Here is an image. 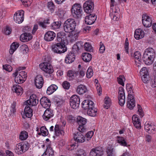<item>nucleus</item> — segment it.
Returning a JSON list of instances; mask_svg holds the SVG:
<instances>
[{
  "mask_svg": "<svg viewBox=\"0 0 156 156\" xmlns=\"http://www.w3.org/2000/svg\"><path fill=\"white\" fill-rule=\"evenodd\" d=\"M144 54H146L149 56L154 58L155 57V53L154 49L151 48H147L144 52Z\"/></svg>",
  "mask_w": 156,
  "mask_h": 156,
  "instance_id": "c756f323",
  "label": "nucleus"
},
{
  "mask_svg": "<svg viewBox=\"0 0 156 156\" xmlns=\"http://www.w3.org/2000/svg\"><path fill=\"white\" fill-rule=\"evenodd\" d=\"M142 22L144 27H150L152 23L151 18L146 14H144L142 17Z\"/></svg>",
  "mask_w": 156,
  "mask_h": 156,
  "instance_id": "4468645a",
  "label": "nucleus"
},
{
  "mask_svg": "<svg viewBox=\"0 0 156 156\" xmlns=\"http://www.w3.org/2000/svg\"><path fill=\"white\" fill-rule=\"evenodd\" d=\"M94 2L91 0H88L83 4V8L84 12L87 13H91L94 9Z\"/></svg>",
  "mask_w": 156,
  "mask_h": 156,
  "instance_id": "9d476101",
  "label": "nucleus"
},
{
  "mask_svg": "<svg viewBox=\"0 0 156 156\" xmlns=\"http://www.w3.org/2000/svg\"><path fill=\"white\" fill-rule=\"evenodd\" d=\"M3 68L6 71L10 72L12 70V68L10 65H5L3 66Z\"/></svg>",
  "mask_w": 156,
  "mask_h": 156,
  "instance_id": "5fc2aeb1",
  "label": "nucleus"
},
{
  "mask_svg": "<svg viewBox=\"0 0 156 156\" xmlns=\"http://www.w3.org/2000/svg\"><path fill=\"white\" fill-rule=\"evenodd\" d=\"M105 50V47L102 42L100 43L99 51L101 53H103Z\"/></svg>",
  "mask_w": 156,
  "mask_h": 156,
  "instance_id": "052dcab7",
  "label": "nucleus"
},
{
  "mask_svg": "<svg viewBox=\"0 0 156 156\" xmlns=\"http://www.w3.org/2000/svg\"><path fill=\"white\" fill-rule=\"evenodd\" d=\"M80 102V98L78 96L73 95L70 99V105L71 107H78Z\"/></svg>",
  "mask_w": 156,
  "mask_h": 156,
  "instance_id": "ddd939ff",
  "label": "nucleus"
},
{
  "mask_svg": "<svg viewBox=\"0 0 156 156\" xmlns=\"http://www.w3.org/2000/svg\"><path fill=\"white\" fill-rule=\"evenodd\" d=\"M62 86L64 89L68 90L70 87V83L67 81H65L62 83Z\"/></svg>",
  "mask_w": 156,
  "mask_h": 156,
  "instance_id": "bf43d9fd",
  "label": "nucleus"
},
{
  "mask_svg": "<svg viewBox=\"0 0 156 156\" xmlns=\"http://www.w3.org/2000/svg\"><path fill=\"white\" fill-rule=\"evenodd\" d=\"M55 104L58 107L62 106L64 104V101L62 100L57 99L55 101Z\"/></svg>",
  "mask_w": 156,
  "mask_h": 156,
  "instance_id": "de8ad7c7",
  "label": "nucleus"
},
{
  "mask_svg": "<svg viewBox=\"0 0 156 156\" xmlns=\"http://www.w3.org/2000/svg\"><path fill=\"white\" fill-rule=\"evenodd\" d=\"M78 73L76 71L69 70L67 72V76L71 79L74 78L77 76Z\"/></svg>",
  "mask_w": 156,
  "mask_h": 156,
  "instance_id": "ea45409f",
  "label": "nucleus"
},
{
  "mask_svg": "<svg viewBox=\"0 0 156 156\" xmlns=\"http://www.w3.org/2000/svg\"><path fill=\"white\" fill-rule=\"evenodd\" d=\"M97 18L96 16L94 14H90L87 16L85 18V22L88 25H91L94 23Z\"/></svg>",
  "mask_w": 156,
  "mask_h": 156,
  "instance_id": "412c9836",
  "label": "nucleus"
},
{
  "mask_svg": "<svg viewBox=\"0 0 156 156\" xmlns=\"http://www.w3.org/2000/svg\"><path fill=\"white\" fill-rule=\"evenodd\" d=\"M38 102V101L37 99L36 95L34 94H32L30 97L29 100L24 102L23 106L25 107H30L35 106Z\"/></svg>",
  "mask_w": 156,
  "mask_h": 156,
  "instance_id": "39448f33",
  "label": "nucleus"
},
{
  "mask_svg": "<svg viewBox=\"0 0 156 156\" xmlns=\"http://www.w3.org/2000/svg\"><path fill=\"white\" fill-rule=\"evenodd\" d=\"M117 79L119 83L123 86L124 85V82L125 80L124 76H120L119 77L117 78Z\"/></svg>",
  "mask_w": 156,
  "mask_h": 156,
  "instance_id": "49530a36",
  "label": "nucleus"
},
{
  "mask_svg": "<svg viewBox=\"0 0 156 156\" xmlns=\"http://www.w3.org/2000/svg\"><path fill=\"white\" fill-rule=\"evenodd\" d=\"M29 144L27 142L20 143L17 144L15 149L16 153L20 154L25 152L29 148Z\"/></svg>",
  "mask_w": 156,
  "mask_h": 156,
  "instance_id": "7ed1b4c3",
  "label": "nucleus"
},
{
  "mask_svg": "<svg viewBox=\"0 0 156 156\" xmlns=\"http://www.w3.org/2000/svg\"><path fill=\"white\" fill-rule=\"evenodd\" d=\"M25 69V67H19L16 70V72L13 73V75L15 77V81L16 83L18 84L24 82L25 80L22 77L19 76L18 75V71L21 70H23Z\"/></svg>",
  "mask_w": 156,
  "mask_h": 156,
  "instance_id": "9b49d317",
  "label": "nucleus"
},
{
  "mask_svg": "<svg viewBox=\"0 0 156 156\" xmlns=\"http://www.w3.org/2000/svg\"><path fill=\"white\" fill-rule=\"evenodd\" d=\"M47 5L48 8L51 11L53 10L55 8L54 4L52 2H48Z\"/></svg>",
  "mask_w": 156,
  "mask_h": 156,
  "instance_id": "0e129e2a",
  "label": "nucleus"
},
{
  "mask_svg": "<svg viewBox=\"0 0 156 156\" xmlns=\"http://www.w3.org/2000/svg\"><path fill=\"white\" fill-rule=\"evenodd\" d=\"M82 45H81V42H77L75 44H74L73 47L72 48V51L73 53H77L78 51L80 50L81 47Z\"/></svg>",
  "mask_w": 156,
  "mask_h": 156,
  "instance_id": "f704fd0d",
  "label": "nucleus"
},
{
  "mask_svg": "<svg viewBox=\"0 0 156 156\" xmlns=\"http://www.w3.org/2000/svg\"><path fill=\"white\" fill-rule=\"evenodd\" d=\"M76 26V23L74 20L70 18L65 21L63 25V28L65 32L70 33L75 30Z\"/></svg>",
  "mask_w": 156,
  "mask_h": 156,
  "instance_id": "f03ea898",
  "label": "nucleus"
},
{
  "mask_svg": "<svg viewBox=\"0 0 156 156\" xmlns=\"http://www.w3.org/2000/svg\"><path fill=\"white\" fill-rule=\"evenodd\" d=\"M104 154L102 147H96L91 149L90 153V156H101Z\"/></svg>",
  "mask_w": 156,
  "mask_h": 156,
  "instance_id": "2eb2a0df",
  "label": "nucleus"
},
{
  "mask_svg": "<svg viewBox=\"0 0 156 156\" xmlns=\"http://www.w3.org/2000/svg\"><path fill=\"white\" fill-rule=\"evenodd\" d=\"M140 74L143 82L144 83H147L149 81V76L147 68H143L140 70Z\"/></svg>",
  "mask_w": 156,
  "mask_h": 156,
  "instance_id": "f8f14e48",
  "label": "nucleus"
},
{
  "mask_svg": "<svg viewBox=\"0 0 156 156\" xmlns=\"http://www.w3.org/2000/svg\"><path fill=\"white\" fill-rule=\"evenodd\" d=\"M110 16L112 19L114 20L117 21L119 19V15L118 12L114 13V12L111 13L110 14Z\"/></svg>",
  "mask_w": 156,
  "mask_h": 156,
  "instance_id": "09e8293b",
  "label": "nucleus"
},
{
  "mask_svg": "<svg viewBox=\"0 0 156 156\" xmlns=\"http://www.w3.org/2000/svg\"><path fill=\"white\" fill-rule=\"evenodd\" d=\"M77 122L79 125L78 130L82 133L86 131L87 128L85 126L87 119L81 116H78L77 118Z\"/></svg>",
  "mask_w": 156,
  "mask_h": 156,
  "instance_id": "423d86ee",
  "label": "nucleus"
},
{
  "mask_svg": "<svg viewBox=\"0 0 156 156\" xmlns=\"http://www.w3.org/2000/svg\"><path fill=\"white\" fill-rule=\"evenodd\" d=\"M12 90L13 92H15L18 95H19L23 92L22 88L17 84L14 85L12 87Z\"/></svg>",
  "mask_w": 156,
  "mask_h": 156,
  "instance_id": "2f4dec72",
  "label": "nucleus"
},
{
  "mask_svg": "<svg viewBox=\"0 0 156 156\" xmlns=\"http://www.w3.org/2000/svg\"><path fill=\"white\" fill-rule=\"evenodd\" d=\"M76 91L79 94H82L87 92V89L85 86L80 85L77 87Z\"/></svg>",
  "mask_w": 156,
  "mask_h": 156,
  "instance_id": "c85d7f7f",
  "label": "nucleus"
},
{
  "mask_svg": "<svg viewBox=\"0 0 156 156\" xmlns=\"http://www.w3.org/2000/svg\"><path fill=\"white\" fill-rule=\"evenodd\" d=\"M45 152L46 153H48L51 156H53L54 155V151L49 145L47 146V149Z\"/></svg>",
  "mask_w": 156,
  "mask_h": 156,
  "instance_id": "a18cd8bd",
  "label": "nucleus"
},
{
  "mask_svg": "<svg viewBox=\"0 0 156 156\" xmlns=\"http://www.w3.org/2000/svg\"><path fill=\"white\" fill-rule=\"evenodd\" d=\"M55 36L56 34L54 32L48 31L45 34L44 39L47 41H51L54 39Z\"/></svg>",
  "mask_w": 156,
  "mask_h": 156,
  "instance_id": "f3484780",
  "label": "nucleus"
},
{
  "mask_svg": "<svg viewBox=\"0 0 156 156\" xmlns=\"http://www.w3.org/2000/svg\"><path fill=\"white\" fill-rule=\"evenodd\" d=\"M97 110L96 108H88L87 114L91 116H95L96 115Z\"/></svg>",
  "mask_w": 156,
  "mask_h": 156,
  "instance_id": "e433bc0d",
  "label": "nucleus"
},
{
  "mask_svg": "<svg viewBox=\"0 0 156 156\" xmlns=\"http://www.w3.org/2000/svg\"><path fill=\"white\" fill-rule=\"evenodd\" d=\"M52 49L54 53L61 54L66 52L67 48L65 44L58 43L52 46Z\"/></svg>",
  "mask_w": 156,
  "mask_h": 156,
  "instance_id": "0eeeda50",
  "label": "nucleus"
},
{
  "mask_svg": "<svg viewBox=\"0 0 156 156\" xmlns=\"http://www.w3.org/2000/svg\"><path fill=\"white\" fill-rule=\"evenodd\" d=\"M78 153L76 154V156H86V154L83 150H80L79 151Z\"/></svg>",
  "mask_w": 156,
  "mask_h": 156,
  "instance_id": "774afa93",
  "label": "nucleus"
},
{
  "mask_svg": "<svg viewBox=\"0 0 156 156\" xmlns=\"http://www.w3.org/2000/svg\"><path fill=\"white\" fill-rule=\"evenodd\" d=\"M53 115V111L50 108H48L44 111L42 117L44 120L47 121L52 117Z\"/></svg>",
  "mask_w": 156,
  "mask_h": 156,
  "instance_id": "6ab92c4d",
  "label": "nucleus"
},
{
  "mask_svg": "<svg viewBox=\"0 0 156 156\" xmlns=\"http://www.w3.org/2000/svg\"><path fill=\"white\" fill-rule=\"evenodd\" d=\"M133 56L135 59V61H138L139 62L140 60H141V55L139 51H137L135 52L133 54Z\"/></svg>",
  "mask_w": 156,
  "mask_h": 156,
  "instance_id": "a19ab883",
  "label": "nucleus"
},
{
  "mask_svg": "<svg viewBox=\"0 0 156 156\" xmlns=\"http://www.w3.org/2000/svg\"><path fill=\"white\" fill-rule=\"evenodd\" d=\"M39 66L42 71L51 74L54 71L53 67L49 63H42L40 64Z\"/></svg>",
  "mask_w": 156,
  "mask_h": 156,
  "instance_id": "6e6552de",
  "label": "nucleus"
},
{
  "mask_svg": "<svg viewBox=\"0 0 156 156\" xmlns=\"http://www.w3.org/2000/svg\"><path fill=\"white\" fill-rule=\"evenodd\" d=\"M24 11L20 10L15 12L14 16V20L17 23H22L24 20Z\"/></svg>",
  "mask_w": 156,
  "mask_h": 156,
  "instance_id": "1a4fd4ad",
  "label": "nucleus"
},
{
  "mask_svg": "<svg viewBox=\"0 0 156 156\" xmlns=\"http://www.w3.org/2000/svg\"><path fill=\"white\" fill-rule=\"evenodd\" d=\"M137 113L140 115V116L142 117L144 115V112L142 108H138Z\"/></svg>",
  "mask_w": 156,
  "mask_h": 156,
  "instance_id": "338daca9",
  "label": "nucleus"
},
{
  "mask_svg": "<svg viewBox=\"0 0 156 156\" xmlns=\"http://www.w3.org/2000/svg\"><path fill=\"white\" fill-rule=\"evenodd\" d=\"M150 83L152 87H156V71L154 72L153 76L151 77Z\"/></svg>",
  "mask_w": 156,
  "mask_h": 156,
  "instance_id": "58836bf2",
  "label": "nucleus"
},
{
  "mask_svg": "<svg viewBox=\"0 0 156 156\" xmlns=\"http://www.w3.org/2000/svg\"><path fill=\"white\" fill-rule=\"evenodd\" d=\"M75 59L74 54L70 52L67 55L65 58V61L67 63H70L73 62Z\"/></svg>",
  "mask_w": 156,
  "mask_h": 156,
  "instance_id": "393cba45",
  "label": "nucleus"
},
{
  "mask_svg": "<svg viewBox=\"0 0 156 156\" xmlns=\"http://www.w3.org/2000/svg\"><path fill=\"white\" fill-rule=\"evenodd\" d=\"M83 60L85 62H90L92 58L91 55L88 53H84L82 55Z\"/></svg>",
  "mask_w": 156,
  "mask_h": 156,
  "instance_id": "c9c22d12",
  "label": "nucleus"
},
{
  "mask_svg": "<svg viewBox=\"0 0 156 156\" xmlns=\"http://www.w3.org/2000/svg\"><path fill=\"white\" fill-rule=\"evenodd\" d=\"M58 89L57 86L55 84H52L49 87L47 90V93L50 95L54 93Z\"/></svg>",
  "mask_w": 156,
  "mask_h": 156,
  "instance_id": "72a5a7b5",
  "label": "nucleus"
},
{
  "mask_svg": "<svg viewBox=\"0 0 156 156\" xmlns=\"http://www.w3.org/2000/svg\"><path fill=\"white\" fill-rule=\"evenodd\" d=\"M117 141L119 144L124 147H128L126 139L124 137L120 136H117Z\"/></svg>",
  "mask_w": 156,
  "mask_h": 156,
  "instance_id": "cd10ccee",
  "label": "nucleus"
},
{
  "mask_svg": "<svg viewBox=\"0 0 156 156\" xmlns=\"http://www.w3.org/2000/svg\"><path fill=\"white\" fill-rule=\"evenodd\" d=\"M19 43L17 42H15L12 43L10 45L9 50V53L12 55L19 47Z\"/></svg>",
  "mask_w": 156,
  "mask_h": 156,
  "instance_id": "7c9ffc66",
  "label": "nucleus"
},
{
  "mask_svg": "<svg viewBox=\"0 0 156 156\" xmlns=\"http://www.w3.org/2000/svg\"><path fill=\"white\" fill-rule=\"evenodd\" d=\"M67 118L69 122L73 123L75 122V118L72 115H69Z\"/></svg>",
  "mask_w": 156,
  "mask_h": 156,
  "instance_id": "69168bd1",
  "label": "nucleus"
},
{
  "mask_svg": "<svg viewBox=\"0 0 156 156\" xmlns=\"http://www.w3.org/2000/svg\"><path fill=\"white\" fill-rule=\"evenodd\" d=\"M83 12L82 7L80 4L75 3L71 9V12L73 16L76 18L80 17Z\"/></svg>",
  "mask_w": 156,
  "mask_h": 156,
  "instance_id": "20e7f679",
  "label": "nucleus"
},
{
  "mask_svg": "<svg viewBox=\"0 0 156 156\" xmlns=\"http://www.w3.org/2000/svg\"><path fill=\"white\" fill-rule=\"evenodd\" d=\"M28 136V134L26 131H22L20 134L19 139L22 140H25L27 138Z\"/></svg>",
  "mask_w": 156,
  "mask_h": 156,
  "instance_id": "4c0bfd02",
  "label": "nucleus"
},
{
  "mask_svg": "<svg viewBox=\"0 0 156 156\" xmlns=\"http://www.w3.org/2000/svg\"><path fill=\"white\" fill-rule=\"evenodd\" d=\"M125 96L121 97H118L119 104L121 106H122L124 105L125 101Z\"/></svg>",
  "mask_w": 156,
  "mask_h": 156,
  "instance_id": "13d9d810",
  "label": "nucleus"
},
{
  "mask_svg": "<svg viewBox=\"0 0 156 156\" xmlns=\"http://www.w3.org/2000/svg\"><path fill=\"white\" fill-rule=\"evenodd\" d=\"M48 102V98L46 97H43L40 100V102L42 106H44L46 102Z\"/></svg>",
  "mask_w": 156,
  "mask_h": 156,
  "instance_id": "4d7b16f0",
  "label": "nucleus"
},
{
  "mask_svg": "<svg viewBox=\"0 0 156 156\" xmlns=\"http://www.w3.org/2000/svg\"><path fill=\"white\" fill-rule=\"evenodd\" d=\"M144 34L143 31L140 29L136 30L135 31L134 37L137 40L143 38L144 36Z\"/></svg>",
  "mask_w": 156,
  "mask_h": 156,
  "instance_id": "a878e982",
  "label": "nucleus"
},
{
  "mask_svg": "<svg viewBox=\"0 0 156 156\" xmlns=\"http://www.w3.org/2000/svg\"><path fill=\"white\" fill-rule=\"evenodd\" d=\"M133 123L136 128L140 129L141 128V123L138 118L136 115H134L132 117Z\"/></svg>",
  "mask_w": 156,
  "mask_h": 156,
  "instance_id": "bb28decb",
  "label": "nucleus"
},
{
  "mask_svg": "<svg viewBox=\"0 0 156 156\" xmlns=\"http://www.w3.org/2000/svg\"><path fill=\"white\" fill-rule=\"evenodd\" d=\"M132 88V86L131 84H128L126 85V90L128 93L127 107H134L135 106V101Z\"/></svg>",
  "mask_w": 156,
  "mask_h": 156,
  "instance_id": "f257e3e1",
  "label": "nucleus"
},
{
  "mask_svg": "<svg viewBox=\"0 0 156 156\" xmlns=\"http://www.w3.org/2000/svg\"><path fill=\"white\" fill-rule=\"evenodd\" d=\"M61 26V24L59 22H53L52 24V29L54 30H56L59 28Z\"/></svg>",
  "mask_w": 156,
  "mask_h": 156,
  "instance_id": "603ef678",
  "label": "nucleus"
},
{
  "mask_svg": "<svg viewBox=\"0 0 156 156\" xmlns=\"http://www.w3.org/2000/svg\"><path fill=\"white\" fill-rule=\"evenodd\" d=\"M93 72L91 68H89L87 72V76L88 78H91L93 75Z\"/></svg>",
  "mask_w": 156,
  "mask_h": 156,
  "instance_id": "3c124183",
  "label": "nucleus"
},
{
  "mask_svg": "<svg viewBox=\"0 0 156 156\" xmlns=\"http://www.w3.org/2000/svg\"><path fill=\"white\" fill-rule=\"evenodd\" d=\"M54 130L56 135L59 136L60 135H63L64 134V131L62 130L61 128L59 127L58 125H56Z\"/></svg>",
  "mask_w": 156,
  "mask_h": 156,
  "instance_id": "473e14b6",
  "label": "nucleus"
},
{
  "mask_svg": "<svg viewBox=\"0 0 156 156\" xmlns=\"http://www.w3.org/2000/svg\"><path fill=\"white\" fill-rule=\"evenodd\" d=\"M41 133L43 136H46L48 135V130L44 126L41 127L40 129Z\"/></svg>",
  "mask_w": 156,
  "mask_h": 156,
  "instance_id": "37998d69",
  "label": "nucleus"
},
{
  "mask_svg": "<svg viewBox=\"0 0 156 156\" xmlns=\"http://www.w3.org/2000/svg\"><path fill=\"white\" fill-rule=\"evenodd\" d=\"M32 38L31 34L29 33H25L21 35L20 40L23 42H27Z\"/></svg>",
  "mask_w": 156,
  "mask_h": 156,
  "instance_id": "5701e85b",
  "label": "nucleus"
},
{
  "mask_svg": "<svg viewBox=\"0 0 156 156\" xmlns=\"http://www.w3.org/2000/svg\"><path fill=\"white\" fill-rule=\"evenodd\" d=\"M12 28L9 26H6L4 29V33L6 35H9L12 32Z\"/></svg>",
  "mask_w": 156,
  "mask_h": 156,
  "instance_id": "8fccbe9b",
  "label": "nucleus"
},
{
  "mask_svg": "<svg viewBox=\"0 0 156 156\" xmlns=\"http://www.w3.org/2000/svg\"><path fill=\"white\" fill-rule=\"evenodd\" d=\"M18 75L19 76L22 77L25 80L27 77V73L25 71L18 72Z\"/></svg>",
  "mask_w": 156,
  "mask_h": 156,
  "instance_id": "e2e57ef3",
  "label": "nucleus"
},
{
  "mask_svg": "<svg viewBox=\"0 0 156 156\" xmlns=\"http://www.w3.org/2000/svg\"><path fill=\"white\" fill-rule=\"evenodd\" d=\"M84 46L85 49L86 51L89 52L93 51L92 47L89 43L86 42Z\"/></svg>",
  "mask_w": 156,
  "mask_h": 156,
  "instance_id": "79ce46f5",
  "label": "nucleus"
},
{
  "mask_svg": "<svg viewBox=\"0 0 156 156\" xmlns=\"http://www.w3.org/2000/svg\"><path fill=\"white\" fill-rule=\"evenodd\" d=\"M44 83V80L40 75L37 76L35 79V84L36 87L38 89L41 88Z\"/></svg>",
  "mask_w": 156,
  "mask_h": 156,
  "instance_id": "a211bd4d",
  "label": "nucleus"
},
{
  "mask_svg": "<svg viewBox=\"0 0 156 156\" xmlns=\"http://www.w3.org/2000/svg\"><path fill=\"white\" fill-rule=\"evenodd\" d=\"M124 94L125 93L123 88L122 87H120L119 88L118 97H124Z\"/></svg>",
  "mask_w": 156,
  "mask_h": 156,
  "instance_id": "6e6d98bb",
  "label": "nucleus"
},
{
  "mask_svg": "<svg viewBox=\"0 0 156 156\" xmlns=\"http://www.w3.org/2000/svg\"><path fill=\"white\" fill-rule=\"evenodd\" d=\"M143 59L145 64L147 65L151 64L154 60V58L144 53L143 54Z\"/></svg>",
  "mask_w": 156,
  "mask_h": 156,
  "instance_id": "b1692460",
  "label": "nucleus"
},
{
  "mask_svg": "<svg viewBox=\"0 0 156 156\" xmlns=\"http://www.w3.org/2000/svg\"><path fill=\"white\" fill-rule=\"evenodd\" d=\"M107 156H114L115 154L113 151V149L110 147H108L107 149Z\"/></svg>",
  "mask_w": 156,
  "mask_h": 156,
  "instance_id": "864d4df0",
  "label": "nucleus"
},
{
  "mask_svg": "<svg viewBox=\"0 0 156 156\" xmlns=\"http://www.w3.org/2000/svg\"><path fill=\"white\" fill-rule=\"evenodd\" d=\"M33 115V110L31 108H24V111L22 114V117L25 119L27 117L31 118Z\"/></svg>",
  "mask_w": 156,
  "mask_h": 156,
  "instance_id": "4be33fe9",
  "label": "nucleus"
},
{
  "mask_svg": "<svg viewBox=\"0 0 156 156\" xmlns=\"http://www.w3.org/2000/svg\"><path fill=\"white\" fill-rule=\"evenodd\" d=\"M144 129L149 133H154L155 126L152 123L146 122L144 124Z\"/></svg>",
  "mask_w": 156,
  "mask_h": 156,
  "instance_id": "aec40b11",
  "label": "nucleus"
},
{
  "mask_svg": "<svg viewBox=\"0 0 156 156\" xmlns=\"http://www.w3.org/2000/svg\"><path fill=\"white\" fill-rule=\"evenodd\" d=\"M124 48L125 51L128 54L129 53V42L127 38H126L125 40Z\"/></svg>",
  "mask_w": 156,
  "mask_h": 156,
  "instance_id": "680f3d73",
  "label": "nucleus"
},
{
  "mask_svg": "<svg viewBox=\"0 0 156 156\" xmlns=\"http://www.w3.org/2000/svg\"><path fill=\"white\" fill-rule=\"evenodd\" d=\"M82 133L80 131V132H77L74 134V139L77 143H82L85 141V137Z\"/></svg>",
  "mask_w": 156,
  "mask_h": 156,
  "instance_id": "dca6fc26",
  "label": "nucleus"
},
{
  "mask_svg": "<svg viewBox=\"0 0 156 156\" xmlns=\"http://www.w3.org/2000/svg\"><path fill=\"white\" fill-rule=\"evenodd\" d=\"M104 101L105 104V106L107 107L111 106L112 104L111 100L108 97H106L104 99Z\"/></svg>",
  "mask_w": 156,
  "mask_h": 156,
  "instance_id": "c03bdc74",
  "label": "nucleus"
}]
</instances>
